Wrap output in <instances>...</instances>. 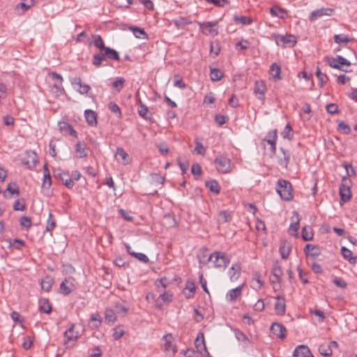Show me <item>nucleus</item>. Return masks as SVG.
Listing matches in <instances>:
<instances>
[{
	"label": "nucleus",
	"mask_w": 357,
	"mask_h": 357,
	"mask_svg": "<svg viewBox=\"0 0 357 357\" xmlns=\"http://www.w3.org/2000/svg\"><path fill=\"white\" fill-rule=\"evenodd\" d=\"M107 59L114 61H119L120 56L118 52L111 47H107L102 50H100L99 53L93 55L92 64L96 68L100 67L102 63Z\"/></svg>",
	"instance_id": "obj_1"
},
{
	"label": "nucleus",
	"mask_w": 357,
	"mask_h": 357,
	"mask_svg": "<svg viewBox=\"0 0 357 357\" xmlns=\"http://www.w3.org/2000/svg\"><path fill=\"white\" fill-rule=\"evenodd\" d=\"M276 192L283 200L289 201L293 198L291 183L284 179L278 181Z\"/></svg>",
	"instance_id": "obj_2"
},
{
	"label": "nucleus",
	"mask_w": 357,
	"mask_h": 357,
	"mask_svg": "<svg viewBox=\"0 0 357 357\" xmlns=\"http://www.w3.org/2000/svg\"><path fill=\"white\" fill-rule=\"evenodd\" d=\"M213 266L216 268L225 269L229 265L230 260L223 252H214L211 254V260Z\"/></svg>",
	"instance_id": "obj_3"
},
{
	"label": "nucleus",
	"mask_w": 357,
	"mask_h": 357,
	"mask_svg": "<svg viewBox=\"0 0 357 357\" xmlns=\"http://www.w3.org/2000/svg\"><path fill=\"white\" fill-rule=\"evenodd\" d=\"M351 180L348 178L347 176H344L342 178V183L340 187V204L346 203L351 199V192L350 190L349 184L351 183Z\"/></svg>",
	"instance_id": "obj_4"
},
{
	"label": "nucleus",
	"mask_w": 357,
	"mask_h": 357,
	"mask_svg": "<svg viewBox=\"0 0 357 357\" xmlns=\"http://www.w3.org/2000/svg\"><path fill=\"white\" fill-rule=\"evenodd\" d=\"M215 163L217 170L222 174L229 173L231 169L230 159L223 155H218L215 159Z\"/></svg>",
	"instance_id": "obj_5"
},
{
	"label": "nucleus",
	"mask_w": 357,
	"mask_h": 357,
	"mask_svg": "<svg viewBox=\"0 0 357 357\" xmlns=\"http://www.w3.org/2000/svg\"><path fill=\"white\" fill-rule=\"evenodd\" d=\"M162 340L165 342L163 345V351L167 354H170L172 356L176 353V346L174 343V337L172 333H167L162 337Z\"/></svg>",
	"instance_id": "obj_6"
},
{
	"label": "nucleus",
	"mask_w": 357,
	"mask_h": 357,
	"mask_svg": "<svg viewBox=\"0 0 357 357\" xmlns=\"http://www.w3.org/2000/svg\"><path fill=\"white\" fill-rule=\"evenodd\" d=\"M198 24L203 33L209 34L213 36L218 35V31L215 28L218 24L216 22H199Z\"/></svg>",
	"instance_id": "obj_7"
},
{
	"label": "nucleus",
	"mask_w": 357,
	"mask_h": 357,
	"mask_svg": "<svg viewBox=\"0 0 357 357\" xmlns=\"http://www.w3.org/2000/svg\"><path fill=\"white\" fill-rule=\"evenodd\" d=\"M276 301L275 303L274 308L277 315L282 316L286 312V302L283 296L278 295L275 297Z\"/></svg>",
	"instance_id": "obj_8"
},
{
	"label": "nucleus",
	"mask_w": 357,
	"mask_h": 357,
	"mask_svg": "<svg viewBox=\"0 0 357 357\" xmlns=\"http://www.w3.org/2000/svg\"><path fill=\"white\" fill-rule=\"evenodd\" d=\"M333 13V10L329 8H321L320 9L312 11L309 17L311 22L315 21L317 19L322 16H331Z\"/></svg>",
	"instance_id": "obj_9"
},
{
	"label": "nucleus",
	"mask_w": 357,
	"mask_h": 357,
	"mask_svg": "<svg viewBox=\"0 0 357 357\" xmlns=\"http://www.w3.org/2000/svg\"><path fill=\"white\" fill-rule=\"evenodd\" d=\"M282 275L283 272L282 267L280 266L278 261L275 262L272 268V276L271 278V282L272 283H280Z\"/></svg>",
	"instance_id": "obj_10"
},
{
	"label": "nucleus",
	"mask_w": 357,
	"mask_h": 357,
	"mask_svg": "<svg viewBox=\"0 0 357 357\" xmlns=\"http://www.w3.org/2000/svg\"><path fill=\"white\" fill-rule=\"evenodd\" d=\"M74 153L77 158L86 157L88 155V150L86 143L78 140L75 146Z\"/></svg>",
	"instance_id": "obj_11"
},
{
	"label": "nucleus",
	"mask_w": 357,
	"mask_h": 357,
	"mask_svg": "<svg viewBox=\"0 0 357 357\" xmlns=\"http://www.w3.org/2000/svg\"><path fill=\"white\" fill-rule=\"evenodd\" d=\"M278 135H277V130H273L268 132V138L264 139V141L266 142L270 145V151L271 155L275 154L276 152V141H277Z\"/></svg>",
	"instance_id": "obj_12"
},
{
	"label": "nucleus",
	"mask_w": 357,
	"mask_h": 357,
	"mask_svg": "<svg viewBox=\"0 0 357 357\" xmlns=\"http://www.w3.org/2000/svg\"><path fill=\"white\" fill-rule=\"evenodd\" d=\"M266 91V86L263 80H258L255 82V89H254V93L256 96V97L260 100H264V93Z\"/></svg>",
	"instance_id": "obj_13"
},
{
	"label": "nucleus",
	"mask_w": 357,
	"mask_h": 357,
	"mask_svg": "<svg viewBox=\"0 0 357 357\" xmlns=\"http://www.w3.org/2000/svg\"><path fill=\"white\" fill-rule=\"evenodd\" d=\"M71 84L81 94H86L89 92L91 87L88 84H83L80 77H75L71 80Z\"/></svg>",
	"instance_id": "obj_14"
},
{
	"label": "nucleus",
	"mask_w": 357,
	"mask_h": 357,
	"mask_svg": "<svg viewBox=\"0 0 357 357\" xmlns=\"http://www.w3.org/2000/svg\"><path fill=\"white\" fill-rule=\"evenodd\" d=\"M294 357H314L310 349L307 346L301 344L296 347L294 353Z\"/></svg>",
	"instance_id": "obj_15"
},
{
	"label": "nucleus",
	"mask_w": 357,
	"mask_h": 357,
	"mask_svg": "<svg viewBox=\"0 0 357 357\" xmlns=\"http://www.w3.org/2000/svg\"><path fill=\"white\" fill-rule=\"evenodd\" d=\"M271 331L279 338L283 339L286 337L287 330L281 324L273 323L271 326Z\"/></svg>",
	"instance_id": "obj_16"
},
{
	"label": "nucleus",
	"mask_w": 357,
	"mask_h": 357,
	"mask_svg": "<svg viewBox=\"0 0 357 357\" xmlns=\"http://www.w3.org/2000/svg\"><path fill=\"white\" fill-rule=\"evenodd\" d=\"M137 112L139 115L142 117L144 119L149 121V122H154V119L152 114L149 112L148 107L142 103L141 101L139 102V105L137 108Z\"/></svg>",
	"instance_id": "obj_17"
},
{
	"label": "nucleus",
	"mask_w": 357,
	"mask_h": 357,
	"mask_svg": "<svg viewBox=\"0 0 357 357\" xmlns=\"http://www.w3.org/2000/svg\"><path fill=\"white\" fill-rule=\"evenodd\" d=\"M277 42L281 43L284 47H291L296 43V38L293 35L280 36Z\"/></svg>",
	"instance_id": "obj_18"
},
{
	"label": "nucleus",
	"mask_w": 357,
	"mask_h": 357,
	"mask_svg": "<svg viewBox=\"0 0 357 357\" xmlns=\"http://www.w3.org/2000/svg\"><path fill=\"white\" fill-rule=\"evenodd\" d=\"M207 251V248H202V249H200L199 253L197 254V258L199 259V266L201 268L211 260V255L208 256L206 253Z\"/></svg>",
	"instance_id": "obj_19"
},
{
	"label": "nucleus",
	"mask_w": 357,
	"mask_h": 357,
	"mask_svg": "<svg viewBox=\"0 0 357 357\" xmlns=\"http://www.w3.org/2000/svg\"><path fill=\"white\" fill-rule=\"evenodd\" d=\"M304 252L306 255L310 256L314 259L317 257L321 253L319 248L312 244H307L304 248Z\"/></svg>",
	"instance_id": "obj_20"
},
{
	"label": "nucleus",
	"mask_w": 357,
	"mask_h": 357,
	"mask_svg": "<svg viewBox=\"0 0 357 357\" xmlns=\"http://www.w3.org/2000/svg\"><path fill=\"white\" fill-rule=\"evenodd\" d=\"M341 254L343 258L347 260L351 264H356L357 262V257H354L352 252L345 247L341 248Z\"/></svg>",
	"instance_id": "obj_21"
},
{
	"label": "nucleus",
	"mask_w": 357,
	"mask_h": 357,
	"mask_svg": "<svg viewBox=\"0 0 357 357\" xmlns=\"http://www.w3.org/2000/svg\"><path fill=\"white\" fill-rule=\"evenodd\" d=\"M243 285L238 286L234 289L229 290L227 295V299L230 302H234L236 299L241 296L242 292Z\"/></svg>",
	"instance_id": "obj_22"
},
{
	"label": "nucleus",
	"mask_w": 357,
	"mask_h": 357,
	"mask_svg": "<svg viewBox=\"0 0 357 357\" xmlns=\"http://www.w3.org/2000/svg\"><path fill=\"white\" fill-rule=\"evenodd\" d=\"M79 329H82V326L75 324L72 325L71 327L68 328V342L77 339L79 336Z\"/></svg>",
	"instance_id": "obj_23"
},
{
	"label": "nucleus",
	"mask_w": 357,
	"mask_h": 357,
	"mask_svg": "<svg viewBox=\"0 0 357 357\" xmlns=\"http://www.w3.org/2000/svg\"><path fill=\"white\" fill-rule=\"evenodd\" d=\"M84 116L86 122L90 126H95L97 124V114L95 112L91 109H86L84 112Z\"/></svg>",
	"instance_id": "obj_24"
},
{
	"label": "nucleus",
	"mask_w": 357,
	"mask_h": 357,
	"mask_svg": "<svg viewBox=\"0 0 357 357\" xmlns=\"http://www.w3.org/2000/svg\"><path fill=\"white\" fill-rule=\"evenodd\" d=\"M229 278L231 281L236 280L241 275V267L238 264H233L229 268Z\"/></svg>",
	"instance_id": "obj_25"
},
{
	"label": "nucleus",
	"mask_w": 357,
	"mask_h": 357,
	"mask_svg": "<svg viewBox=\"0 0 357 357\" xmlns=\"http://www.w3.org/2000/svg\"><path fill=\"white\" fill-rule=\"evenodd\" d=\"M280 150L282 152L283 156L282 158H279L278 163L280 166L287 168L289 162L290 154L282 147H281Z\"/></svg>",
	"instance_id": "obj_26"
},
{
	"label": "nucleus",
	"mask_w": 357,
	"mask_h": 357,
	"mask_svg": "<svg viewBox=\"0 0 357 357\" xmlns=\"http://www.w3.org/2000/svg\"><path fill=\"white\" fill-rule=\"evenodd\" d=\"M38 309L40 312L49 314L52 310V306L47 298H41L38 302Z\"/></svg>",
	"instance_id": "obj_27"
},
{
	"label": "nucleus",
	"mask_w": 357,
	"mask_h": 357,
	"mask_svg": "<svg viewBox=\"0 0 357 357\" xmlns=\"http://www.w3.org/2000/svg\"><path fill=\"white\" fill-rule=\"evenodd\" d=\"M27 155H28V157L31 160H27L26 161H24V164L27 165V167L29 169H33L36 167V165L38 162L37 155H36V153L33 151L27 152Z\"/></svg>",
	"instance_id": "obj_28"
},
{
	"label": "nucleus",
	"mask_w": 357,
	"mask_h": 357,
	"mask_svg": "<svg viewBox=\"0 0 357 357\" xmlns=\"http://www.w3.org/2000/svg\"><path fill=\"white\" fill-rule=\"evenodd\" d=\"M325 60L327 61L328 64L333 68L338 69L342 70L344 72H349L347 69H344L342 67L339 66L338 63V56L336 58L326 56Z\"/></svg>",
	"instance_id": "obj_29"
},
{
	"label": "nucleus",
	"mask_w": 357,
	"mask_h": 357,
	"mask_svg": "<svg viewBox=\"0 0 357 357\" xmlns=\"http://www.w3.org/2000/svg\"><path fill=\"white\" fill-rule=\"evenodd\" d=\"M319 352L321 355L324 357H331L333 355V351L330 345L327 344H321L319 347Z\"/></svg>",
	"instance_id": "obj_30"
},
{
	"label": "nucleus",
	"mask_w": 357,
	"mask_h": 357,
	"mask_svg": "<svg viewBox=\"0 0 357 357\" xmlns=\"http://www.w3.org/2000/svg\"><path fill=\"white\" fill-rule=\"evenodd\" d=\"M302 238L305 241H309L313 238V231L310 226H305L302 228Z\"/></svg>",
	"instance_id": "obj_31"
},
{
	"label": "nucleus",
	"mask_w": 357,
	"mask_h": 357,
	"mask_svg": "<svg viewBox=\"0 0 357 357\" xmlns=\"http://www.w3.org/2000/svg\"><path fill=\"white\" fill-rule=\"evenodd\" d=\"M206 186L213 192L218 195L220 193V187L215 180H210L206 182Z\"/></svg>",
	"instance_id": "obj_32"
},
{
	"label": "nucleus",
	"mask_w": 357,
	"mask_h": 357,
	"mask_svg": "<svg viewBox=\"0 0 357 357\" xmlns=\"http://www.w3.org/2000/svg\"><path fill=\"white\" fill-rule=\"evenodd\" d=\"M93 41L92 43L93 45L99 49L100 50H103L104 48H106L107 47L105 45V42L102 37L100 35H93L92 36Z\"/></svg>",
	"instance_id": "obj_33"
},
{
	"label": "nucleus",
	"mask_w": 357,
	"mask_h": 357,
	"mask_svg": "<svg viewBox=\"0 0 357 357\" xmlns=\"http://www.w3.org/2000/svg\"><path fill=\"white\" fill-rule=\"evenodd\" d=\"M264 282L261 280L260 275L258 273L255 275V277L251 280V287L255 290H259L263 286Z\"/></svg>",
	"instance_id": "obj_34"
},
{
	"label": "nucleus",
	"mask_w": 357,
	"mask_h": 357,
	"mask_svg": "<svg viewBox=\"0 0 357 357\" xmlns=\"http://www.w3.org/2000/svg\"><path fill=\"white\" fill-rule=\"evenodd\" d=\"M195 344L196 348L198 350L202 349L206 350V347L205 340H204V335L202 333L198 334V335L195 341Z\"/></svg>",
	"instance_id": "obj_35"
},
{
	"label": "nucleus",
	"mask_w": 357,
	"mask_h": 357,
	"mask_svg": "<svg viewBox=\"0 0 357 357\" xmlns=\"http://www.w3.org/2000/svg\"><path fill=\"white\" fill-rule=\"evenodd\" d=\"M105 319L108 323H114L116 320V312L114 310L107 308L105 311Z\"/></svg>",
	"instance_id": "obj_36"
},
{
	"label": "nucleus",
	"mask_w": 357,
	"mask_h": 357,
	"mask_svg": "<svg viewBox=\"0 0 357 357\" xmlns=\"http://www.w3.org/2000/svg\"><path fill=\"white\" fill-rule=\"evenodd\" d=\"M210 71V76L212 81H219L224 76L222 71H221L220 69L211 68Z\"/></svg>",
	"instance_id": "obj_37"
},
{
	"label": "nucleus",
	"mask_w": 357,
	"mask_h": 357,
	"mask_svg": "<svg viewBox=\"0 0 357 357\" xmlns=\"http://www.w3.org/2000/svg\"><path fill=\"white\" fill-rule=\"evenodd\" d=\"M52 284H53V279L50 276H47L42 280L40 285H41V288L43 290L46 291H49L50 290V289L52 288Z\"/></svg>",
	"instance_id": "obj_38"
},
{
	"label": "nucleus",
	"mask_w": 357,
	"mask_h": 357,
	"mask_svg": "<svg viewBox=\"0 0 357 357\" xmlns=\"http://www.w3.org/2000/svg\"><path fill=\"white\" fill-rule=\"evenodd\" d=\"M130 30L132 31L133 34L136 38H146L147 34L145 31L139 27L132 26L130 27Z\"/></svg>",
	"instance_id": "obj_39"
},
{
	"label": "nucleus",
	"mask_w": 357,
	"mask_h": 357,
	"mask_svg": "<svg viewBox=\"0 0 357 357\" xmlns=\"http://www.w3.org/2000/svg\"><path fill=\"white\" fill-rule=\"evenodd\" d=\"M280 72H281L280 66L279 65H278L277 63H273L271 66L270 73L272 75V76L273 77V78H275V79H280Z\"/></svg>",
	"instance_id": "obj_40"
},
{
	"label": "nucleus",
	"mask_w": 357,
	"mask_h": 357,
	"mask_svg": "<svg viewBox=\"0 0 357 357\" xmlns=\"http://www.w3.org/2000/svg\"><path fill=\"white\" fill-rule=\"evenodd\" d=\"M116 314H118L122 317H124L127 312H128V308L126 306H125L124 305H123L122 303H116V305H115V311Z\"/></svg>",
	"instance_id": "obj_41"
},
{
	"label": "nucleus",
	"mask_w": 357,
	"mask_h": 357,
	"mask_svg": "<svg viewBox=\"0 0 357 357\" xmlns=\"http://www.w3.org/2000/svg\"><path fill=\"white\" fill-rule=\"evenodd\" d=\"M94 328H98L102 323V317L98 312L93 314L90 318Z\"/></svg>",
	"instance_id": "obj_42"
},
{
	"label": "nucleus",
	"mask_w": 357,
	"mask_h": 357,
	"mask_svg": "<svg viewBox=\"0 0 357 357\" xmlns=\"http://www.w3.org/2000/svg\"><path fill=\"white\" fill-rule=\"evenodd\" d=\"M270 13L273 16L279 17L280 18H283L284 14L286 13L285 10L278 6H273L271 8Z\"/></svg>",
	"instance_id": "obj_43"
},
{
	"label": "nucleus",
	"mask_w": 357,
	"mask_h": 357,
	"mask_svg": "<svg viewBox=\"0 0 357 357\" xmlns=\"http://www.w3.org/2000/svg\"><path fill=\"white\" fill-rule=\"evenodd\" d=\"M116 156H119L122 160L125 162V164H128L129 162V156L128 154L125 151L123 148H117L116 151Z\"/></svg>",
	"instance_id": "obj_44"
},
{
	"label": "nucleus",
	"mask_w": 357,
	"mask_h": 357,
	"mask_svg": "<svg viewBox=\"0 0 357 357\" xmlns=\"http://www.w3.org/2000/svg\"><path fill=\"white\" fill-rule=\"evenodd\" d=\"M316 75L319 79V84L320 87H322L324 84L326 82V79H328L327 75L326 74H323L321 72L319 67L317 68Z\"/></svg>",
	"instance_id": "obj_45"
},
{
	"label": "nucleus",
	"mask_w": 357,
	"mask_h": 357,
	"mask_svg": "<svg viewBox=\"0 0 357 357\" xmlns=\"http://www.w3.org/2000/svg\"><path fill=\"white\" fill-rule=\"evenodd\" d=\"M195 151L201 155H204L206 151V149L203 146V144L197 139H195Z\"/></svg>",
	"instance_id": "obj_46"
},
{
	"label": "nucleus",
	"mask_w": 357,
	"mask_h": 357,
	"mask_svg": "<svg viewBox=\"0 0 357 357\" xmlns=\"http://www.w3.org/2000/svg\"><path fill=\"white\" fill-rule=\"evenodd\" d=\"M231 220V215L226 211H222L219 213L218 220L222 223L228 222Z\"/></svg>",
	"instance_id": "obj_47"
},
{
	"label": "nucleus",
	"mask_w": 357,
	"mask_h": 357,
	"mask_svg": "<svg viewBox=\"0 0 357 357\" xmlns=\"http://www.w3.org/2000/svg\"><path fill=\"white\" fill-rule=\"evenodd\" d=\"M181 353L185 357H202V354L199 351H196L194 349H187L185 351H182Z\"/></svg>",
	"instance_id": "obj_48"
},
{
	"label": "nucleus",
	"mask_w": 357,
	"mask_h": 357,
	"mask_svg": "<svg viewBox=\"0 0 357 357\" xmlns=\"http://www.w3.org/2000/svg\"><path fill=\"white\" fill-rule=\"evenodd\" d=\"M282 136L284 138H287L288 139H291L293 137L292 128L289 124H287L284 130L281 133Z\"/></svg>",
	"instance_id": "obj_49"
},
{
	"label": "nucleus",
	"mask_w": 357,
	"mask_h": 357,
	"mask_svg": "<svg viewBox=\"0 0 357 357\" xmlns=\"http://www.w3.org/2000/svg\"><path fill=\"white\" fill-rule=\"evenodd\" d=\"M125 83V79L123 77H117L113 82L112 86L116 89L118 91H120L123 87Z\"/></svg>",
	"instance_id": "obj_50"
},
{
	"label": "nucleus",
	"mask_w": 357,
	"mask_h": 357,
	"mask_svg": "<svg viewBox=\"0 0 357 357\" xmlns=\"http://www.w3.org/2000/svg\"><path fill=\"white\" fill-rule=\"evenodd\" d=\"M299 229V219L297 218L296 221L290 225L289 232L291 235L297 236L298 230Z\"/></svg>",
	"instance_id": "obj_51"
},
{
	"label": "nucleus",
	"mask_w": 357,
	"mask_h": 357,
	"mask_svg": "<svg viewBox=\"0 0 357 357\" xmlns=\"http://www.w3.org/2000/svg\"><path fill=\"white\" fill-rule=\"evenodd\" d=\"M234 20L241 24H250L252 22L250 17L246 16H235Z\"/></svg>",
	"instance_id": "obj_52"
},
{
	"label": "nucleus",
	"mask_w": 357,
	"mask_h": 357,
	"mask_svg": "<svg viewBox=\"0 0 357 357\" xmlns=\"http://www.w3.org/2000/svg\"><path fill=\"white\" fill-rule=\"evenodd\" d=\"M351 40V38H349L348 36H344V35H335L334 36V41L336 43H349Z\"/></svg>",
	"instance_id": "obj_53"
},
{
	"label": "nucleus",
	"mask_w": 357,
	"mask_h": 357,
	"mask_svg": "<svg viewBox=\"0 0 357 357\" xmlns=\"http://www.w3.org/2000/svg\"><path fill=\"white\" fill-rule=\"evenodd\" d=\"M6 190L9 192L11 195H17L20 194V190L17 187V185L14 183H10L8 185Z\"/></svg>",
	"instance_id": "obj_54"
},
{
	"label": "nucleus",
	"mask_w": 357,
	"mask_h": 357,
	"mask_svg": "<svg viewBox=\"0 0 357 357\" xmlns=\"http://www.w3.org/2000/svg\"><path fill=\"white\" fill-rule=\"evenodd\" d=\"M124 331L120 327H116L114 329L113 337L114 340H120L124 335Z\"/></svg>",
	"instance_id": "obj_55"
},
{
	"label": "nucleus",
	"mask_w": 357,
	"mask_h": 357,
	"mask_svg": "<svg viewBox=\"0 0 357 357\" xmlns=\"http://www.w3.org/2000/svg\"><path fill=\"white\" fill-rule=\"evenodd\" d=\"M131 256L135 257L138 260L144 263H148L149 261L148 257L143 253H138L135 252L131 253Z\"/></svg>",
	"instance_id": "obj_56"
},
{
	"label": "nucleus",
	"mask_w": 357,
	"mask_h": 357,
	"mask_svg": "<svg viewBox=\"0 0 357 357\" xmlns=\"http://www.w3.org/2000/svg\"><path fill=\"white\" fill-rule=\"evenodd\" d=\"M20 224L21 226L29 229L31 226V220L29 217L22 216L20 220Z\"/></svg>",
	"instance_id": "obj_57"
},
{
	"label": "nucleus",
	"mask_w": 357,
	"mask_h": 357,
	"mask_svg": "<svg viewBox=\"0 0 357 357\" xmlns=\"http://www.w3.org/2000/svg\"><path fill=\"white\" fill-rule=\"evenodd\" d=\"M52 184V179L50 175H43L42 188L49 189Z\"/></svg>",
	"instance_id": "obj_58"
},
{
	"label": "nucleus",
	"mask_w": 357,
	"mask_h": 357,
	"mask_svg": "<svg viewBox=\"0 0 357 357\" xmlns=\"http://www.w3.org/2000/svg\"><path fill=\"white\" fill-rule=\"evenodd\" d=\"M338 130H340L344 134H349L351 132V128L349 126L344 122H340L338 124Z\"/></svg>",
	"instance_id": "obj_59"
},
{
	"label": "nucleus",
	"mask_w": 357,
	"mask_h": 357,
	"mask_svg": "<svg viewBox=\"0 0 357 357\" xmlns=\"http://www.w3.org/2000/svg\"><path fill=\"white\" fill-rule=\"evenodd\" d=\"M13 209L15 211H24L25 209V204L24 200H20L17 199L15 200L14 205H13Z\"/></svg>",
	"instance_id": "obj_60"
},
{
	"label": "nucleus",
	"mask_w": 357,
	"mask_h": 357,
	"mask_svg": "<svg viewBox=\"0 0 357 357\" xmlns=\"http://www.w3.org/2000/svg\"><path fill=\"white\" fill-rule=\"evenodd\" d=\"M174 86L181 89H185L187 87V85L183 82L181 78H179L178 75L175 76Z\"/></svg>",
	"instance_id": "obj_61"
},
{
	"label": "nucleus",
	"mask_w": 357,
	"mask_h": 357,
	"mask_svg": "<svg viewBox=\"0 0 357 357\" xmlns=\"http://www.w3.org/2000/svg\"><path fill=\"white\" fill-rule=\"evenodd\" d=\"M326 111L331 114H335L338 113V107L337 105L335 103L328 104L326 107Z\"/></svg>",
	"instance_id": "obj_62"
},
{
	"label": "nucleus",
	"mask_w": 357,
	"mask_h": 357,
	"mask_svg": "<svg viewBox=\"0 0 357 357\" xmlns=\"http://www.w3.org/2000/svg\"><path fill=\"white\" fill-rule=\"evenodd\" d=\"M333 282L335 285H337L339 287L344 289L347 287V283L342 278L335 277L333 279Z\"/></svg>",
	"instance_id": "obj_63"
},
{
	"label": "nucleus",
	"mask_w": 357,
	"mask_h": 357,
	"mask_svg": "<svg viewBox=\"0 0 357 357\" xmlns=\"http://www.w3.org/2000/svg\"><path fill=\"white\" fill-rule=\"evenodd\" d=\"M202 172V167L199 164L195 163L192 165L191 173L194 176H200Z\"/></svg>",
	"instance_id": "obj_64"
}]
</instances>
